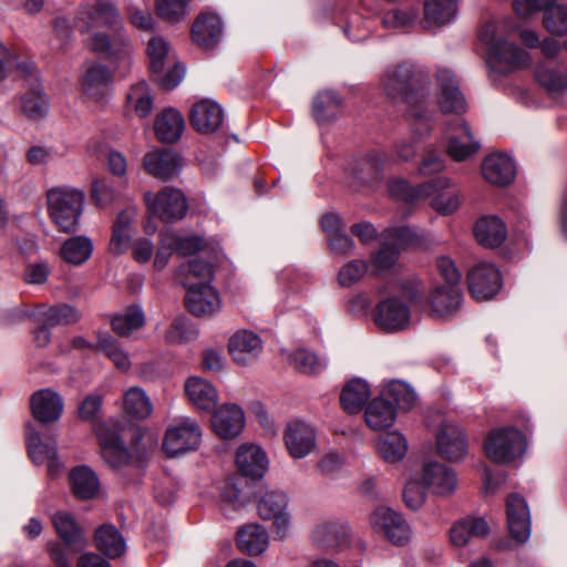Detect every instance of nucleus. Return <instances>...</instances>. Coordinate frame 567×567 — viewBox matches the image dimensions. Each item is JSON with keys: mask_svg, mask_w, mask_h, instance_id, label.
<instances>
[{"mask_svg": "<svg viewBox=\"0 0 567 567\" xmlns=\"http://www.w3.org/2000/svg\"><path fill=\"white\" fill-rule=\"evenodd\" d=\"M224 123L221 106L212 100H202L190 111V124L202 134L217 132Z\"/></svg>", "mask_w": 567, "mask_h": 567, "instance_id": "nucleus-27", "label": "nucleus"}, {"mask_svg": "<svg viewBox=\"0 0 567 567\" xmlns=\"http://www.w3.org/2000/svg\"><path fill=\"white\" fill-rule=\"evenodd\" d=\"M467 284L474 299L488 300L496 296L502 287L501 272L489 262H480L470 270Z\"/></svg>", "mask_w": 567, "mask_h": 567, "instance_id": "nucleus-14", "label": "nucleus"}, {"mask_svg": "<svg viewBox=\"0 0 567 567\" xmlns=\"http://www.w3.org/2000/svg\"><path fill=\"white\" fill-rule=\"evenodd\" d=\"M396 411L383 396L373 399L365 408L364 420L372 431H382L393 425Z\"/></svg>", "mask_w": 567, "mask_h": 567, "instance_id": "nucleus-43", "label": "nucleus"}, {"mask_svg": "<svg viewBox=\"0 0 567 567\" xmlns=\"http://www.w3.org/2000/svg\"><path fill=\"white\" fill-rule=\"evenodd\" d=\"M369 270V262L363 259H353L343 265L338 274V281L342 287H350L361 280Z\"/></svg>", "mask_w": 567, "mask_h": 567, "instance_id": "nucleus-64", "label": "nucleus"}, {"mask_svg": "<svg viewBox=\"0 0 567 567\" xmlns=\"http://www.w3.org/2000/svg\"><path fill=\"white\" fill-rule=\"evenodd\" d=\"M489 533L487 522L482 517H467L456 523L450 530L453 545L465 546L472 538H482Z\"/></svg>", "mask_w": 567, "mask_h": 567, "instance_id": "nucleus-45", "label": "nucleus"}, {"mask_svg": "<svg viewBox=\"0 0 567 567\" xmlns=\"http://www.w3.org/2000/svg\"><path fill=\"white\" fill-rule=\"evenodd\" d=\"M124 411L135 419H146L153 413V404L146 392L138 388H130L123 396Z\"/></svg>", "mask_w": 567, "mask_h": 567, "instance_id": "nucleus-53", "label": "nucleus"}, {"mask_svg": "<svg viewBox=\"0 0 567 567\" xmlns=\"http://www.w3.org/2000/svg\"><path fill=\"white\" fill-rule=\"evenodd\" d=\"M507 524L512 536L524 543L530 535L529 508L524 497L511 494L506 499Z\"/></svg>", "mask_w": 567, "mask_h": 567, "instance_id": "nucleus-23", "label": "nucleus"}, {"mask_svg": "<svg viewBox=\"0 0 567 567\" xmlns=\"http://www.w3.org/2000/svg\"><path fill=\"white\" fill-rule=\"evenodd\" d=\"M85 195L71 187H54L48 190V212L59 230L75 231L82 214Z\"/></svg>", "mask_w": 567, "mask_h": 567, "instance_id": "nucleus-6", "label": "nucleus"}, {"mask_svg": "<svg viewBox=\"0 0 567 567\" xmlns=\"http://www.w3.org/2000/svg\"><path fill=\"white\" fill-rule=\"evenodd\" d=\"M285 444L293 458H303L316 447L317 437L313 427L302 421L290 422L285 430Z\"/></svg>", "mask_w": 567, "mask_h": 567, "instance_id": "nucleus-19", "label": "nucleus"}, {"mask_svg": "<svg viewBox=\"0 0 567 567\" xmlns=\"http://www.w3.org/2000/svg\"><path fill=\"white\" fill-rule=\"evenodd\" d=\"M429 83L426 73L408 62L390 66L381 79L386 97L408 104V116L419 135L430 132L432 112L426 104Z\"/></svg>", "mask_w": 567, "mask_h": 567, "instance_id": "nucleus-2", "label": "nucleus"}, {"mask_svg": "<svg viewBox=\"0 0 567 567\" xmlns=\"http://www.w3.org/2000/svg\"><path fill=\"white\" fill-rule=\"evenodd\" d=\"M112 72L102 63H92L82 76L84 94L95 101L106 97L112 89Z\"/></svg>", "mask_w": 567, "mask_h": 567, "instance_id": "nucleus-30", "label": "nucleus"}, {"mask_svg": "<svg viewBox=\"0 0 567 567\" xmlns=\"http://www.w3.org/2000/svg\"><path fill=\"white\" fill-rule=\"evenodd\" d=\"M237 545L247 555H260L269 545L268 533L259 524L245 525L237 533Z\"/></svg>", "mask_w": 567, "mask_h": 567, "instance_id": "nucleus-42", "label": "nucleus"}, {"mask_svg": "<svg viewBox=\"0 0 567 567\" xmlns=\"http://www.w3.org/2000/svg\"><path fill=\"white\" fill-rule=\"evenodd\" d=\"M370 395L369 384L363 380L357 379L351 380L344 385L340 400L343 409L348 413L353 414L361 411Z\"/></svg>", "mask_w": 567, "mask_h": 567, "instance_id": "nucleus-50", "label": "nucleus"}, {"mask_svg": "<svg viewBox=\"0 0 567 567\" xmlns=\"http://www.w3.org/2000/svg\"><path fill=\"white\" fill-rule=\"evenodd\" d=\"M134 217L135 210L133 208L124 209L117 215L109 244L111 254L118 256L128 249L131 243V224Z\"/></svg>", "mask_w": 567, "mask_h": 567, "instance_id": "nucleus-47", "label": "nucleus"}, {"mask_svg": "<svg viewBox=\"0 0 567 567\" xmlns=\"http://www.w3.org/2000/svg\"><path fill=\"white\" fill-rule=\"evenodd\" d=\"M30 408L37 421L49 424L60 420L64 411V402L62 396L52 389H41L31 395Z\"/></svg>", "mask_w": 567, "mask_h": 567, "instance_id": "nucleus-20", "label": "nucleus"}, {"mask_svg": "<svg viewBox=\"0 0 567 567\" xmlns=\"http://www.w3.org/2000/svg\"><path fill=\"white\" fill-rule=\"evenodd\" d=\"M525 449L523 434L513 427L491 432L484 444L487 457L496 463H509L522 456Z\"/></svg>", "mask_w": 567, "mask_h": 567, "instance_id": "nucleus-8", "label": "nucleus"}, {"mask_svg": "<svg viewBox=\"0 0 567 567\" xmlns=\"http://www.w3.org/2000/svg\"><path fill=\"white\" fill-rule=\"evenodd\" d=\"M185 121L183 115L175 109L163 110L155 120L154 130L156 137L162 143L172 144L177 142L184 132Z\"/></svg>", "mask_w": 567, "mask_h": 567, "instance_id": "nucleus-38", "label": "nucleus"}, {"mask_svg": "<svg viewBox=\"0 0 567 567\" xmlns=\"http://www.w3.org/2000/svg\"><path fill=\"white\" fill-rule=\"evenodd\" d=\"M146 53L151 71L161 86L173 90L182 82L185 68L176 61L169 43L164 38H152L147 43Z\"/></svg>", "mask_w": 567, "mask_h": 567, "instance_id": "nucleus-7", "label": "nucleus"}, {"mask_svg": "<svg viewBox=\"0 0 567 567\" xmlns=\"http://www.w3.org/2000/svg\"><path fill=\"white\" fill-rule=\"evenodd\" d=\"M197 338V331L185 318H176L165 332V340L168 343L182 344Z\"/></svg>", "mask_w": 567, "mask_h": 567, "instance_id": "nucleus-63", "label": "nucleus"}, {"mask_svg": "<svg viewBox=\"0 0 567 567\" xmlns=\"http://www.w3.org/2000/svg\"><path fill=\"white\" fill-rule=\"evenodd\" d=\"M289 361L297 371L308 375L318 374L327 367L324 359L306 349L293 351L289 357Z\"/></svg>", "mask_w": 567, "mask_h": 567, "instance_id": "nucleus-57", "label": "nucleus"}, {"mask_svg": "<svg viewBox=\"0 0 567 567\" xmlns=\"http://www.w3.org/2000/svg\"><path fill=\"white\" fill-rule=\"evenodd\" d=\"M507 28L505 22L489 21L481 33L480 39L487 47V64L498 73L512 72L529 63V55L526 51L517 47L503 37V31Z\"/></svg>", "mask_w": 567, "mask_h": 567, "instance_id": "nucleus-4", "label": "nucleus"}, {"mask_svg": "<svg viewBox=\"0 0 567 567\" xmlns=\"http://www.w3.org/2000/svg\"><path fill=\"white\" fill-rule=\"evenodd\" d=\"M52 524L58 536L72 551H80L86 546L83 530L75 517L69 512H56L52 516Z\"/></svg>", "mask_w": 567, "mask_h": 567, "instance_id": "nucleus-34", "label": "nucleus"}, {"mask_svg": "<svg viewBox=\"0 0 567 567\" xmlns=\"http://www.w3.org/2000/svg\"><path fill=\"white\" fill-rule=\"evenodd\" d=\"M436 81L440 87L439 106L443 113H462L466 109L465 99L460 91L454 73L449 69H439Z\"/></svg>", "mask_w": 567, "mask_h": 567, "instance_id": "nucleus-21", "label": "nucleus"}, {"mask_svg": "<svg viewBox=\"0 0 567 567\" xmlns=\"http://www.w3.org/2000/svg\"><path fill=\"white\" fill-rule=\"evenodd\" d=\"M34 317L40 323L56 327L76 323L81 318V313L75 307L68 303L56 306L41 305L37 308Z\"/></svg>", "mask_w": 567, "mask_h": 567, "instance_id": "nucleus-41", "label": "nucleus"}, {"mask_svg": "<svg viewBox=\"0 0 567 567\" xmlns=\"http://www.w3.org/2000/svg\"><path fill=\"white\" fill-rule=\"evenodd\" d=\"M419 476L423 485L439 496H450L457 488L456 473L439 462L425 463Z\"/></svg>", "mask_w": 567, "mask_h": 567, "instance_id": "nucleus-16", "label": "nucleus"}, {"mask_svg": "<svg viewBox=\"0 0 567 567\" xmlns=\"http://www.w3.org/2000/svg\"><path fill=\"white\" fill-rule=\"evenodd\" d=\"M28 452L33 463L44 464L50 457L58 453L55 443L47 444L42 441L39 433L28 431L27 434Z\"/></svg>", "mask_w": 567, "mask_h": 567, "instance_id": "nucleus-60", "label": "nucleus"}, {"mask_svg": "<svg viewBox=\"0 0 567 567\" xmlns=\"http://www.w3.org/2000/svg\"><path fill=\"white\" fill-rule=\"evenodd\" d=\"M378 452L388 463H396L404 458L408 452V442L399 432H390L378 442Z\"/></svg>", "mask_w": 567, "mask_h": 567, "instance_id": "nucleus-55", "label": "nucleus"}, {"mask_svg": "<svg viewBox=\"0 0 567 567\" xmlns=\"http://www.w3.org/2000/svg\"><path fill=\"white\" fill-rule=\"evenodd\" d=\"M144 200L148 212L165 223L182 219L188 209L184 193L175 187L166 186L157 194L146 192Z\"/></svg>", "mask_w": 567, "mask_h": 567, "instance_id": "nucleus-9", "label": "nucleus"}, {"mask_svg": "<svg viewBox=\"0 0 567 567\" xmlns=\"http://www.w3.org/2000/svg\"><path fill=\"white\" fill-rule=\"evenodd\" d=\"M202 441L199 424L189 417L169 426L163 442L165 453L173 457L196 450Z\"/></svg>", "mask_w": 567, "mask_h": 567, "instance_id": "nucleus-13", "label": "nucleus"}, {"mask_svg": "<svg viewBox=\"0 0 567 567\" xmlns=\"http://www.w3.org/2000/svg\"><path fill=\"white\" fill-rule=\"evenodd\" d=\"M185 305L187 310L196 317H210L221 309V299L212 285L195 286L188 284Z\"/></svg>", "mask_w": 567, "mask_h": 567, "instance_id": "nucleus-15", "label": "nucleus"}, {"mask_svg": "<svg viewBox=\"0 0 567 567\" xmlns=\"http://www.w3.org/2000/svg\"><path fill=\"white\" fill-rule=\"evenodd\" d=\"M451 186V179L440 176L424 182L416 187H411L404 179L395 178L389 183V193L392 197L403 202H414L430 197L440 189Z\"/></svg>", "mask_w": 567, "mask_h": 567, "instance_id": "nucleus-22", "label": "nucleus"}, {"mask_svg": "<svg viewBox=\"0 0 567 567\" xmlns=\"http://www.w3.org/2000/svg\"><path fill=\"white\" fill-rule=\"evenodd\" d=\"M93 243L86 236H73L61 246L60 254L68 264L80 266L91 257Z\"/></svg>", "mask_w": 567, "mask_h": 567, "instance_id": "nucleus-51", "label": "nucleus"}, {"mask_svg": "<svg viewBox=\"0 0 567 567\" xmlns=\"http://www.w3.org/2000/svg\"><path fill=\"white\" fill-rule=\"evenodd\" d=\"M313 542L324 549H337L347 543L348 529L337 522H323L312 533Z\"/></svg>", "mask_w": 567, "mask_h": 567, "instance_id": "nucleus-48", "label": "nucleus"}, {"mask_svg": "<svg viewBox=\"0 0 567 567\" xmlns=\"http://www.w3.org/2000/svg\"><path fill=\"white\" fill-rule=\"evenodd\" d=\"M145 317L141 308L133 306L127 308L123 313L116 315L112 319V328L120 336H127L133 331L142 328Z\"/></svg>", "mask_w": 567, "mask_h": 567, "instance_id": "nucleus-58", "label": "nucleus"}, {"mask_svg": "<svg viewBox=\"0 0 567 567\" xmlns=\"http://www.w3.org/2000/svg\"><path fill=\"white\" fill-rule=\"evenodd\" d=\"M537 82L548 93H560L567 89V66L553 60L539 63L535 71Z\"/></svg>", "mask_w": 567, "mask_h": 567, "instance_id": "nucleus-39", "label": "nucleus"}, {"mask_svg": "<svg viewBox=\"0 0 567 567\" xmlns=\"http://www.w3.org/2000/svg\"><path fill=\"white\" fill-rule=\"evenodd\" d=\"M185 393L198 410L205 412H212L218 403L217 390L210 382L200 377H190L186 380Z\"/></svg>", "mask_w": 567, "mask_h": 567, "instance_id": "nucleus-36", "label": "nucleus"}, {"mask_svg": "<svg viewBox=\"0 0 567 567\" xmlns=\"http://www.w3.org/2000/svg\"><path fill=\"white\" fill-rule=\"evenodd\" d=\"M221 33V21L214 13L204 12L193 23L192 38L204 49L214 48L219 42Z\"/></svg>", "mask_w": 567, "mask_h": 567, "instance_id": "nucleus-35", "label": "nucleus"}, {"mask_svg": "<svg viewBox=\"0 0 567 567\" xmlns=\"http://www.w3.org/2000/svg\"><path fill=\"white\" fill-rule=\"evenodd\" d=\"M481 169L484 179L497 186L508 185L516 175L514 161L508 155L502 153H493L486 156Z\"/></svg>", "mask_w": 567, "mask_h": 567, "instance_id": "nucleus-28", "label": "nucleus"}, {"mask_svg": "<svg viewBox=\"0 0 567 567\" xmlns=\"http://www.w3.org/2000/svg\"><path fill=\"white\" fill-rule=\"evenodd\" d=\"M94 540L96 547L107 557L116 558L126 550L125 539L113 525H102L95 532Z\"/></svg>", "mask_w": 567, "mask_h": 567, "instance_id": "nucleus-49", "label": "nucleus"}, {"mask_svg": "<svg viewBox=\"0 0 567 567\" xmlns=\"http://www.w3.org/2000/svg\"><path fill=\"white\" fill-rule=\"evenodd\" d=\"M457 13V0H425L421 24L435 30L452 22Z\"/></svg>", "mask_w": 567, "mask_h": 567, "instance_id": "nucleus-32", "label": "nucleus"}, {"mask_svg": "<svg viewBox=\"0 0 567 567\" xmlns=\"http://www.w3.org/2000/svg\"><path fill=\"white\" fill-rule=\"evenodd\" d=\"M440 189L432 194L431 207L441 215H451L458 208L461 204V195L455 189Z\"/></svg>", "mask_w": 567, "mask_h": 567, "instance_id": "nucleus-62", "label": "nucleus"}, {"mask_svg": "<svg viewBox=\"0 0 567 567\" xmlns=\"http://www.w3.org/2000/svg\"><path fill=\"white\" fill-rule=\"evenodd\" d=\"M239 472L252 480L261 478L268 471L269 460L266 452L257 444H241L236 453Z\"/></svg>", "mask_w": 567, "mask_h": 567, "instance_id": "nucleus-26", "label": "nucleus"}, {"mask_svg": "<svg viewBox=\"0 0 567 567\" xmlns=\"http://www.w3.org/2000/svg\"><path fill=\"white\" fill-rule=\"evenodd\" d=\"M259 516L272 520L278 534H285L290 522L288 497L284 492H267L257 504Z\"/></svg>", "mask_w": 567, "mask_h": 567, "instance_id": "nucleus-17", "label": "nucleus"}, {"mask_svg": "<svg viewBox=\"0 0 567 567\" xmlns=\"http://www.w3.org/2000/svg\"><path fill=\"white\" fill-rule=\"evenodd\" d=\"M341 109V99L333 91H322L313 99V116L319 123L334 120Z\"/></svg>", "mask_w": 567, "mask_h": 567, "instance_id": "nucleus-54", "label": "nucleus"}, {"mask_svg": "<svg viewBox=\"0 0 567 567\" xmlns=\"http://www.w3.org/2000/svg\"><path fill=\"white\" fill-rule=\"evenodd\" d=\"M176 278L185 289H188V284H194L195 286L212 285L214 268L208 261L192 259L178 267Z\"/></svg>", "mask_w": 567, "mask_h": 567, "instance_id": "nucleus-44", "label": "nucleus"}, {"mask_svg": "<svg viewBox=\"0 0 567 567\" xmlns=\"http://www.w3.org/2000/svg\"><path fill=\"white\" fill-rule=\"evenodd\" d=\"M369 520L375 534L394 545H405L411 538V528L403 515L390 507H377Z\"/></svg>", "mask_w": 567, "mask_h": 567, "instance_id": "nucleus-10", "label": "nucleus"}, {"mask_svg": "<svg viewBox=\"0 0 567 567\" xmlns=\"http://www.w3.org/2000/svg\"><path fill=\"white\" fill-rule=\"evenodd\" d=\"M389 292L382 297L372 312L374 324L385 332L405 330L411 324L412 303L419 293V286L414 281L392 282L379 290V295Z\"/></svg>", "mask_w": 567, "mask_h": 567, "instance_id": "nucleus-3", "label": "nucleus"}, {"mask_svg": "<svg viewBox=\"0 0 567 567\" xmlns=\"http://www.w3.org/2000/svg\"><path fill=\"white\" fill-rule=\"evenodd\" d=\"M436 447L441 456L449 461H460L467 453V441L460 427L445 424L437 434Z\"/></svg>", "mask_w": 567, "mask_h": 567, "instance_id": "nucleus-33", "label": "nucleus"}, {"mask_svg": "<svg viewBox=\"0 0 567 567\" xmlns=\"http://www.w3.org/2000/svg\"><path fill=\"white\" fill-rule=\"evenodd\" d=\"M419 11L414 7L395 8L383 14L382 23L388 29H404L413 25Z\"/></svg>", "mask_w": 567, "mask_h": 567, "instance_id": "nucleus-61", "label": "nucleus"}, {"mask_svg": "<svg viewBox=\"0 0 567 567\" xmlns=\"http://www.w3.org/2000/svg\"><path fill=\"white\" fill-rule=\"evenodd\" d=\"M78 19L87 49L110 61L114 70L125 76L133 64L134 48L122 31L123 22L116 8L105 1L85 4Z\"/></svg>", "mask_w": 567, "mask_h": 567, "instance_id": "nucleus-1", "label": "nucleus"}, {"mask_svg": "<svg viewBox=\"0 0 567 567\" xmlns=\"http://www.w3.org/2000/svg\"><path fill=\"white\" fill-rule=\"evenodd\" d=\"M245 426V414L237 404L221 405L212 417V427L220 439L229 440L238 436Z\"/></svg>", "mask_w": 567, "mask_h": 567, "instance_id": "nucleus-25", "label": "nucleus"}, {"mask_svg": "<svg viewBox=\"0 0 567 567\" xmlns=\"http://www.w3.org/2000/svg\"><path fill=\"white\" fill-rule=\"evenodd\" d=\"M474 235L482 246L494 248L505 241L507 228L504 221L497 216H484L476 221Z\"/></svg>", "mask_w": 567, "mask_h": 567, "instance_id": "nucleus-40", "label": "nucleus"}, {"mask_svg": "<svg viewBox=\"0 0 567 567\" xmlns=\"http://www.w3.org/2000/svg\"><path fill=\"white\" fill-rule=\"evenodd\" d=\"M557 0H515L514 9L520 17H528L544 10V27L553 34H567V7Z\"/></svg>", "mask_w": 567, "mask_h": 567, "instance_id": "nucleus-11", "label": "nucleus"}, {"mask_svg": "<svg viewBox=\"0 0 567 567\" xmlns=\"http://www.w3.org/2000/svg\"><path fill=\"white\" fill-rule=\"evenodd\" d=\"M125 107L127 112H134L138 117H147L154 107V94L145 81H140L130 86L126 93Z\"/></svg>", "mask_w": 567, "mask_h": 567, "instance_id": "nucleus-46", "label": "nucleus"}, {"mask_svg": "<svg viewBox=\"0 0 567 567\" xmlns=\"http://www.w3.org/2000/svg\"><path fill=\"white\" fill-rule=\"evenodd\" d=\"M415 240L413 231L408 227H389L381 234V248L373 257V265L378 271L392 268L401 250Z\"/></svg>", "mask_w": 567, "mask_h": 567, "instance_id": "nucleus-12", "label": "nucleus"}, {"mask_svg": "<svg viewBox=\"0 0 567 567\" xmlns=\"http://www.w3.org/2000/svg\"><path fill=\"white\" fill-rule=\"evenodd\" d=\"M144 168L158 179L169 181L179 174L182 163L179 156L173 151L159 150L145 155Z\"/></svg>", "mask_w": 567, "mask_h": 567, "instance_id": "nucleus-29", "label": "nucleus"}, {"mask_svg": "<svg viewBox=\"0 0 567 567\" xmlns=\"http://www.w3.org/2000/svg\"><path fill=\"white\" fill-rule=\"evenodd\" d=\"M47 99L40 84H32L31 89L21 97L23 113L31 118H40L47 112Z\"/></svg>", "mask_w": 567, "mask_h": 567, "instance_id": "nucleus-59", "label": "nucleus"}, {"mask_svg": "<svg viewBox=\"0 0 567 567\" xmlns=\"http://www.w3.org/2000/svg\"><path fill=\"white\" fill-rule=\"evenodd\" d=\"M95 432L101 456L111 467L120 470L131 463V454L116 431L100 425Z\"/></svg>", "mask_w": 567, "mask_h": 567, "instance_id": "nucleus-18", "label": "nucleus"}, {"mask_svg": "<svg viewBox=\"0 0 567 567\" xmlns=\"http://www.w3.org/2000/svg\"><path fill=\"white\" fill-rule=\"evenodd\" d=\"M69 484L72 494L81 501L94 499L100 495L101 481L93 468L78 465L69 473Z\"/></svg>", "mask_w": 567, "mask_h": 567, "instance_id": "nucleus-31", "label": "nucleus"}, {"mask_svg": "<svg viewBox=\"0 0 567 567\" xmlns=\"http://www.w3.org/2000/svg\"><path fill=\"white\" fill-rule=\"evenodd\" d=\"M449 155L456 162L465 161L467 157L474 155L478 148L480 143L474 140L468 125L461 122L455 127V132H447Z\"/></svg>", "mask_w": 567, "mask_h": 567, "instance_id": "nucleus-37", "label": "nucleus"}, {"mask_svg": "<svg viewBox=\"0 0 567 567\" xmlns=\"http://www.w3.org/2000/svg\"><path fill=\"white\" fill-rule=\"evenodd\" d=\"M228 351L236 364L248 365L259 358L262 342L252 331L241 330L229 339Z\"/></svg>", "mask_w": 567, "mask_h": 567, "instance_id": "nucleus-24", "label": "nucleus"}, {"mask_svg": "<svg viewBox=\"0 0 567 567\" xmlns=\"http://www.w3.org/2000/svg\"><path fill=\"white\" fill-rule=\"evenodd\" d=\"M383 400L390 401V403L402 410L409 411L415 404L417 396L413 389L405 382L391 381L389 382L380 393Z\"/></svg>", "mask_w": 567, "mask_h": 567, "instance_id": "nucleus-52", "label": "nucleus"}, {"mask_svg": "<svg viewBox=\"0 0 567 567\" xmlns=\"http://www.w3.org/2000/svg\"><path fill=\"white\" fill-rule=\"evenodd\" d=\"M97 349L103 352L113 364L121 371H128L131 360L126 351L121 347L117 340L107 334H100Z\"/></svg>", "mask_w": 567, "mask_h": 567, "instance_id": "nucleus-56", "label": "nucleus"}, {"mask_svg": "<svg viewBox=\"0 0 567 567\" xmlns=\"http://www.w3.org/2000/svg\"><path fill=\"white\" fill-rule=\"evenodd\" d=\"M437 270L445 285L435 287L431 295L430 305L434 317L445 318L453 315L461 306V274L454 261L446 256L437 259Z\"/></svg>", "mask_w": 567, "mask_h": 567, "instance_id": "nucleus-5", "label": "nucleus"}]
</instances>
